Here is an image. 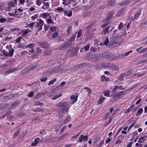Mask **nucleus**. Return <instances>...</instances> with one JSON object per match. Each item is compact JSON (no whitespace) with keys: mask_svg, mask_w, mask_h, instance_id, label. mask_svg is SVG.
<instances>
[{"mask_svg":"<svg viewBox=\"0 0 147 147\" xmlns=\"http://www.w3.org/2000/svg\"><path fill=\"white\" fill-rule=\"evenodd\" d=\"M44 22L41 19L39 20V22H37L36 23V27H39V28L38 29V31L41 30L42 29V27L43 26Z\"/></svg>","mask_w":147,"mask_h":147,"instance_id":"423d86ee","label":"nucleus"},{"mask_svg":"<svg viewBox=\"0 0 147 147\" xmlns=\"http://www.w3.org/2000/svg\"><path fill=\"white\" fill-rule=\"evenodd\" d=\"M56 80V79L55 78L53 79V80L50 81L48 83V85L49 86L50 85H51L53 84L54 83V82H55Z\"/></svg>","mask_w":147,"mask_h":147,"instance_id":"4c0bfd02","label":"nucleus"},{"mask_svg":"<svg viewBox=\"0 0 147 147\" xmlns=\"http://www.w3.org/2000/svg\"><path fill=\"white\" fill-rule=\"evenodd\" d=\"M113 13H114L113 11H110L109 12L106 19L107 22L111 18L112 16L113 15Z\"/></svg>","mask_w":147,"mask_h":147,"instance_id":"412c9836","label":"nucleus"},{"mask_svg":"<svg viewBox=\"0 0 147 147\" xmlns=\"http://www.w3.org/2000/svg\"><path fill=\"white\" fill-rule=\"evenodd\" d=\"M109 42V40L108 38H106L104 43V44L105 45H107L108 44Z\"/></svg>","mask_w":147,"mask_h":147,"instance_id":"e2e57ef3","label":"nucleus"},{"mask_svg":"<svg viewBox=\"0 0 147 147\" xmlns=\"http://www.w3.org/2000/svg\"><path fill=\"white\" fill-rule=\"evenodd\" d=\"M100 138L99 137H98L94 140V144H96L100 140Z\"/></svg>","mask_w":147,"mask_h":147,"instance_id":"58836bf2","label":"nucleus"},{"mask_svg":"<svg viewBox=\"0 0 147 147\" xmlns=\"http://www.w3.org/2000/svg\"><path fill=\"white\" fill-rule=\"evenodd\" d=\"M40 140V139L39 138H35L34 140V142H33L31 144V146H34L37 145Z\"/></svg>","mask_w":147,"mask_h":147,"instance_id":"a211bd4d","label":"nucleus"},{"mask_svg":"<svg viewBox=\"0 0 147 147\" xmlns=\"http://www.w3.org/2000/svg\"><path fill=\"white\" fill-rule=\"evenodd\" d=\"M88 136L87 135H84L83 134L81 135L79 137V139L77 142H86L88 140Z\"/></svg>","mask_w":147,"mask_h":147,"instance_id":"20e7f679","label":"nucleus"},{"mask_svg":"<svg viewBox=\"0 0 147 147\" xmlns=\"http://www.w3.org/2000/svg\"><path fill=\"white\" fill-rule=\"evenodd\" d=\"M130 2V0H123L120 3L121 5L123 6L128 4Z\"/></svg>","mask_w":147,"mask_h":147,"instance_id":"4be33fe9","label":"nucleus"},{"mask_svg":"<svg viewBox=\"0 0 147 147\" xmlns=\"http://www.w3.org/2000/svg\"><path fill=\"white\" fill-rule=\"evenodd\" d=\"M144 138L143 137H141L138 141V142L139 143H142L144 142Z\"/></svg>","mask_w":147,"mask_h":147,"instance_id":"79ce46f5","label":"nucleus"},{"mask_svg":"<svg viewBox=\"0 0 147 147\" xmlns=\"http://www.w3.org/2000/svg\"><path fill=\"white\" fill-rule=\"evenodd\" d=\"M90 45L89 44H88L84 47V48L86 51H88Z\"/></svg>","mask_w":147,"mask_h":147,"instance_id":"6e6d98bb","label":"nucleus"},{"mask_svg":"<svg viewBox=\"0 0 147 147\" xmlns=\"http://www.w3.org/2000/svg\"><path fill=\"white\" fill-rule=\"evenodd\" d=\"M76 34L77 32H76L74 34H73L72 36L69 39V42H71L74 41L76 36Z\"/></svg>","mask_w":147,"mask_h":147,"instance_id":"393cba45","label":"nucleus"},{"mask_svg":"<svg viewBox=\"0 0 147 147\" xmlns=\"http://www.w3.org/2000/svg\"><path fill=\"white\" fill-rule=\"evenodd\" d=\"M131 109L130 108H128L124 112L125 113H127L131 111Z\"/></svg>","mask_w":147,"mask_h":147,"instance_id":"052dcab7","label":"nucleus"},{"mask_svg":"<svg viewBox=\"0 0 147 147\" xmlns=\"http://www.w3.org/2000/svg\"><path fill=\"white\" fill-rule=\"evenodd\" d=\"M58 63L60 64H63L65 63V61L63 59H61L58 61Z\"/></svg>","mask_w":147,"mask_h":147,"instance_id":"e433bc0d","label":"nucleus"},{"mask_svg":"<svg viewBox=\"0 0 147 147\" xmlns=\"http://www.w3.org/2000/svg\"><path fill=\"white\" fill-rule=\"evenodd\" d=\"M42 1L41 0H37L36 1V3L38 6H40L42 3Z\"/></svg>","mask_w":147,"mask_h":147,"instance_id":"3c124183","label":"nucleus"},{"mask_svg":"<svg viewBox=\"0 0 147 147\" xmlns=\"http://www.w3.org/2000/svg\"><path fill=\"white\" fill-rule=\"evenodd\" d=\"M104 96H108L110 94V91H109L106 90L104 92Z\"/></svg>","mask_w":147,"mask_h":147,"instance_id":"c9c22d12","label":"nucleus"},{"mask_svg":"<svg viewBox=\"0 0 147 147\" xmlns=\"http://www.w3.org/2000/svg\"><path fill=\"white\" fill-rule=\"evenodd\" d=\"M81 34H82V30H80V31L78 32L77 38H80V36H81Z\"/></svg>","mask_w":147,"mask_h":147,"instance_id":"69168bd1","label":"nucleus"},{"mask_svg":"<svg viewBox=\"0 0 147 147\" xmlns=\"http://www.w3.org/2000/svg\"><path fill=\"white\" fill-rule=\"evenodd\" d=\"M125 93V91H121L117 94H113L111 95L112 98L115 99V100L119 99L122 97Z\"/></svg>","mask_w":147,"mask_h":147,"instance_id":"7ed1b4c3","label":"nucleus"},{"mask_svg":"<svg viewBox=\"0 0 147 147\" xmlns=\"http://www.w3.org/2000/svg\"><path fill=\"white\" fill-rule=\"evenodd\" d=\"M61 96H62L61 94H59L58 95H56L54 96V97L52 98V100H54L56 99L57 98Z\"/></svg>","mask_w":147,"mask_h":147,"instance_id":"37998d69","label":"nucleus"},{"mask_svg":"<svg viewBox=\"0 0 147 147\" xmlns=\"http://www.w3.org/2000/svg\"><path fill=\"white\" fill-rule=\"evenodd\" d=\"M68 103L66 102H62L59 103V109L58 113H64L65 111H67L68 109Z\"/></svg>","mask_w":147,"mask_h":147,"instance_id":"f03ea898","label":"nucleus"},{"mask_svg":"<svg viewBox=\"0 0 147 147\" xmlns=\"http://www.w3.org/2000/svg\"><path fill=\"white\" fill-rule=\"evenodd\" d=\"M125 9H122L119 10L117 13V16H121L124 14Z\"/></svg>","mask_w":147,"mask_h":147,"instance_id":"aec40b11","label":"nucleus"},{"mask_svg":"<svg viewBox=\"0 0 147 147\" xmlns=\"http://www.w3.org/2000/svg\"><path fill=\"white\" fill-rule=\"evenodd\" d=\"M37 52L38 53L40 54L42 53V51L38 47L36 49Z\"/></svg>","mask_w":147,"mask_h":147,"instance_id":"338daca9","label":"nucleus"},{"mask_svg":"<svg viewBox=\"0 0 147 147\" xmlns=\"http://www.w3.org/2000/svg\"><path fill=\"white\" fill-rule=\"evenodd\" d=\"M9 105L7 103H2L0 104V110H2L7 108Z\"/></svg>","mask_w":147,"mask_h":147,"instance_id":"4468645a","label":"nucleus"},{"mask_svg":"<svg viewBox=\"0 0 147 147\" xmlns=\"http://www.w3.org/2000/svg\"><path fill=\"white\" fill-rule=\"evenodd\" d=\"M101 78L102 81L107 82L109 80V79L108 78H106L105 75L102 76Z\"/></svg>","mask_w":147,"mask_h":147,"instance_id":"c85d7f7f","label":"nucleus"},{"mask_svg":"<svg viewBox=\"0 0 147 147\" xmlns=\"http://www.w3.org/2000/svg\"><path fill=\"white\" fill-rule=\"evenodd\" d=\"M109 27L105 28L104 30L102 32V34H103L104 35H105L106 34L109 33Z\"/></svg>","mask_w":147,"mask_h":147,"instance_id":"c756f323","label":"nucleus"},{"mask_svg":"<svg viewBox=\"0 0 147 147\" xmlns=\"http://www.w3.org/2000/svg\"><path fill=\"white\" fill-rule=\"evenodd\" d=\"M104 56L108 59H110L112 58L113 56V54L111 53H109L107 52L104 54Z\"/></svg>","mask_w":147,"mask_h":147,"instance_id":"f3484780","label":"nucleus"},{"mask_svg":"<svg viewBox=\"0 0 147 147\" xmlns=\"http://www.w3.org/2000/svg\"><path fill=\"white\" fill-rule=\"evenodd\" d=\"M119 87L118 86H115L113 89L112 92L113 93H115L117 90V89H119Z\"/></svg>","mask_w":147,"mask_h":147,"instance_id":"de8ad7c7","label":"nucleus"},{"mask_svg":"<svg viewBox=\"0 0 147 147\" xmlns=\"http://www.w3.org/2000/svg\"><path fill=\"white\" fill-rule=\"evenodd\" d=\"M35 44L34 43H30L28 45H27L26 47V48H29L30 49H32V50L30 51L31 53H33L34 52V50L33 48L34 46H35Z\"/></svg>","mask_w":147,"mask_h":147,"instance_id":"f8f14e48","label":"nucleus"},{"mask_svg":"<svg viewBox=\"0 0 147 147\" xmlns=\"http://www.w3.org/2000/svg\"><path fill=\"white\" fill-rule=\"evenodd\" d=\"M20 103V102L19 101H15L11 105V106L9 107V109L12 110L15 107L18 106Z\"/></svg>","mask_w":147,"mask_h":147,"instance_id":"9d476101","label":"nucleus"},{"mask_svg":"<svg viewBox=\"0 0 147 147\" xmlns=\"http://www.w3.org/2000/svg\"><path fill=\"white\" fill-rule=\"evenodd\" d=\"M106 99V98L105 97H102L99 99L98 101V105H100L102 103L104 100Z\"/></svg>","mask_w":147,"mask_h":147,"instance_id":"a878e982","label":"nucleus"},{"mask_svg":"<svg viewBox=\"0 0 147 147\" xmlns=\"http://www.w3.org/2000/svg\"><path fill=\"white\" fill-rule=\"evenodd\" d=\"M104 141H102L100 143L97 145L98 147H101L102 145L104 144Z\"/></svg>","mask_w":147,"mask_h":147,"instance_id":"774afa93","label":"nucleus"},{"mask_svg":"<svg viewBox=\"0 0 147 147\" xmlns=\"http://www.w3.org/2000/svg\"><path fill=\"white\" fill-rule=\"evenodd\" d=\"M21 36L19 37L16 40V42L17 43H19L21 39L22 38Z\"/></svg>","mask_w":147,"mask_h":147,"instance_id":"5fc2aeb1","label":"nucleus"},{"mask_svg":"<svg viewBox=\"0 0 147 147\" xmlns=\"http://www.w3.org/2000/svg\"><path fill=\"white\" fill-rule=\"evenodd\" d=\"M92 7L90 5H88L84 6V8L85 10H88L90 8Z\"/></svg>","mask_w":147,"mask_h":147,"instance_id":"ea45409f","label":"nucleus"},{"mask_svg":"<svg viewBox=\"0 0 147 147\" xmlns=\"http://www.w3.org/2000/svg\"><path fill=\"white\" fill-rule=\"evenodd\" d=\"M47 80V78L46 77L41 78L40 79V81L42 82H45Z\"/></svg>","mask_w":147,"mask_h":147,"instance_id":"603ef678","label":"nucleus"},{"mask_svg":"<svg viewBox=\"0 0 147 147\" xmlns=\"http://www.w3.org/2000/svg\"><path fill=\"white\" fill-rule=\"evenodd\" d=\"M121 37L119 36H113L110 39L109 43V46L111 47H115V45L119 43L120 39Z\"/></svg>","mask_w":147,"mask_h":147,"instance_id":"f257e3e1","label":"nucleus"},{"mask_svg":"<svg viewBox=\"0 0 147 147\" xmlns=\"http://www.w3.org/2000/svg\"><path fill=\"white\" fill-rule=\"evenodd\" d=\"M146 62H147V60L145 59L143 60H141L140 61H139L138 62V64H141L144 63H146Z\"/></svg>","mask_w":147,"mask_h":147,"instance_id":"09e8293b","label":"nucleus"},{"mask_svg":"<svg viewBox=\"0 0 147 147\" xmlns=\"http://www.w3.org/2000/svg\"><path fill=\"white\" fill-rule=\"evenodd\" d=\"M126 73H123L121 74L120 76L119 77V79L120 81H122L123 80V78L124 77L126 76Z\"/></svg>","mask_w":147,"mask_h":147,"instance_id":"bb28decb","label":"nucleus"},{"mask_svg":"<svg viewBox=\"0 0 147 147\" xmlns=\"http://www.w3.org/2000/svg\"><path fill=\"white\" fill-rule=\"evenodd\" d=\"M35 105H39V106H41L42 105H43L44 104L42 103L41 102L39 101H38V102H35Z\"/></svg>","mask_w":147,"mask_h":147,"instance_id":"8fccbe9b","label":"nucleus"},{"mask_svg":"<svg viewBox=\"0 0 147 147\" xmlns=\"http://www.w3.org/2000/svg\"><path fill=\"white\" fill-rule=\"evenodd\" d=\"M147 51V47L142 49L139 52V53H144Z\"/></svg>","mask_w":147,"mask_h":147,"instance_id":"13d9d810","label":"nucleus"},{"mask_svg":"<svg viewBox=\"0 0 147 147\" xmlns=\"http://www.w3.org/2000/svg\"><path fill=\"white\" fill-rule=\"evenodd\" d=\"M14 51V49H9V52L8 54L9 57H11L13 55Z\"/></svg>","mask_w":147,"mask_h":147,"instance_id":"473e14b6","label":"nucleus"},{"mask_svg":"<svg viewBox=\"0 0 147 147\" xmlns=\"http://www.w3.org/2000/svg\"><path fill=\"white\" fill-rule=\"evenodd\" d=\"M56 10L58 11H63V8L61 7H59L56 9Z\"/></svg>","mask_w":147,"mask_h":147,"instance_id":"4d7b16f0","label":"nucleus"},{"mask_svg":"<svg viewBox=\"0 0 147 147\" xmlns=\"http://www.w3.org/2000/svg\"><path fill=\"white\" fill-rule=\"evenodd\" d=\"M141 13V12L140 10L137 11L134 14L133 20L138 19L140 16Z\"/></svg>","mask_w":147,"mask_h":147,"instance_id":"dca6fc26","label":"nucleus"},{"mask_svg":"<svg viewBox=\"0 0 147 147\" xmlns=\"http://www.w3.org/2000/svg\"><path fill=\"white\" fill-rule=\"evenodd\" d=\"M78 96V95L75 96L74 95H72L71 96V99L73 100L72 102V103L73 104H74L77 101Z\"/></svg>","mask_w":147,"mask_h":147,"instance_id":"b1692460","label":"nucleus"},{"mask_svg":"<svg viewBox=\"0 0 147 147\" xmlns=\"http://www.w3.org/2000/svg\"><path fill=\"white\" fill-rule=\"evenodd\" d=\"M15 3L11 1H9L8 3V6L10 7H14L15 6Z\"/></svg>","mask_w":147,"mask_h":147,"instance_id":"f704fd0d","label":"nucleus"},{"mask_svg":"<svg viewBox=\"0 0 147 147\" xmlns=\"http://www.w3.org/2000/svg\"><path fill=\"white\" fill-rule=\"evenodd\" d=\"M14 94H12L8 96H4L3 98V100L7 101L13 98L15 96Z\"/></svg>","mask_w":147,"mask_h":147,"instance_id":"6e6552de","label":"nucleus"},{"mask_svg":"<svg viewBox=\"0 0 147 147\" xmlns=\"http://www.w3.org/2000/svg\"><path fill=\"white\" fill-rule=\"evenodd\" d=\"M37 67V66H32L31 65H30L26 70H25V71L26 73H28L31 71L33 70L34 69L36 68Z\"/></svg>","mask_w":147,"mask_h":147,"instance_id":"9b49d317","label":"nucleus"},{"mask_svg":"<svg viewBox=\"0 0 147 147\" xmlns=\"http://www.w3.org/2000/svg\"><path fill=\"white\" fill-rule=\"evenodd\" d=\"M7 21V19L5 18H2L0 19V22L3 23Z\"/></svg>","mask_w":147,"mask_h":147,"instance_id":"bf43d9fd","label":"nucleus"},{"mask_svg":"<svg viewBox=\"0 0 147 147\" xmlns=\"http://www.w3.org/2000/svg\"><path fill=\"white\" fill-rule=\"evenodd\" d=\"M39 44L40 46L43 48H47L49 46L48 43L45 42H39Z\"/></svg>","mask_w":147,"mask_h":147,"instance_id":"6ab92c4d","label":"nucleus"},{"mask_svg":"<svg viewBox=\"0 0 147 147\" xmlns=\"http://www.w3.org/2000/svg\"><path fill=\"white\" fill-rule=\"evenodd\" d=\"M102 66L113 70H118L119 67L116 65H103Z\"/></svg>","mask_w":147,"mask_h":147,"instance_id":"39448f33","label":"nucleus"},{"mask_svg":"<svg viewBox=\"0 0 147 147\" xmlns=\"http://www.w3.org/2000/svg\"><path fill=\"white\" fill-rule=\"evenodd\" d=\"M63 65H59L57 66V67L55 68V70H54V71L55 72L58 71H62L64 70V69L62 68Z\"/></svg>","mask_w":147,"mask_h":147,"instance_id":"ddd939ff","label":"nucleus"},{"mask_svg":"<svg viewBox=\"0 0 147 147\" xmlns=\"http://www.w3.org/2000/svg\"><path fill=\"white\" fill-rule=\"evenodd\" d=\"M56 30L55 27H51L50 28V30L52 32H54Z\"/></svg>","mask_w":147,"mask_h":147,"instance_id":"0e129e2a","label":"nucleus"},{"mask_svg":"<svg viewBox=\"0 0 147 147\" xmlns=\"http://www.w3.org/2000/svg\"><path fill=\"white\" fill-rule=\"evenodd\" d=\"M143 112V109L142 108H140L137 112L136 116L137 117L141 115Z\"/></svg>","mask_w":147,"mask_h":147,"instance_id":"7c9ffc66","label":"nucleus"},{"mask_svg":"<svg viewBox=\"0 0 147 147\" xmlns=\"http://www.w3.org/2000/svg\"><path fill=\"white\" fill-rule=\"evenodd\" d=\"M71 119V117L69 115H68L65 117V119L63 122V124H64L67 123L70 121Z\"/></svg>","mask_w":147,"mask_h":147,"instance_id":"5701e85b","label":"nucleus"},{"mask_svg":"<svg viewBox=\"0 0 147 147\" xmlns=\"http://www.w3.org/2000/svg\"><path fill=\"white\" fill-rule=\"evenodd\" d=\"M47 92H45L41 93H38L35 95L34 97V99H36L39 98H40L43 95H44Z\"/></svg>","mask_w":147,"mask_h":147,"instance_id":"2eb2a0df","label":"nucleus"},{"mask_svg":"<svg viewBox=\"0 0 147 147\" xmlns=\"http://www.w3.org/2000/svg\"><path fill=\"white\" fill-rule=\"evenodd\" d=\"M29 30L28 29H26L25 31H24L23 33L22 34V35H25L27 34L29 32Z\"/></svg>","mask_w":147,"mask_h":147,"instance_id":"864d4df0","label":"nucleus"},{"mask_svg":"<svg viewBox=\"0 0 147 147\" xmlns=\"http://www.w3.org/2000/svg\"><path fill=\"white\" fill-rule=\"evenodd\" d=\"M132 52V51H129L126 52L123 54H122L121 56H120V57H125L128 55L130 53H131Z\"/></svg>","mask_w":147,"mask_h":147,"instance_id":"2f4dec72","label":"nucleus"},{"mask_svg":"<svg viewBox=\"0 0 147 147\" xmlns=\"http://www.w3.org/2000/svg\"><path fill=\"white\" fill-rule=\"evenodd\" d=\"M96 0H91L90 2V5L92 7L96 4Z\"/></svg>","mask_w":147,"mask_h":147,"instance_id":"72a5a7b5","label":"nucleus"},{"mask_svg":"<svg viewBox=\"0 0 147 147\" xmlns=\"http://www.w3.org/2000/svg\"><path fill=\"white\" fill-rule=\"evenodd\" d=\"M61 127V126H58L57 125H55V131L58 132L60 128Z\"/></svg>","mask_w":147,"mask_h":147,"instance_id":"c03bdc74","label":"nucleus"},{"mask_svg":"<svg viewBox=\"0 0 147 147\" xmlns=\"http://www.w3.org/2000/svg\"><path fill=\"white\" fill-rule=\"evenodd\" d=\"M34 95V92H31L29 93L28 96L30 97H32Z\"/></svg>","mask_w":147,"mask_h":147,"instance_id":"680f3d73","label":"nucleus"},{"mask_svg":"<svg viewBox=\"0 0 147 147\" xmlns=\"http://www.w3.org/2000/svg\"><path fill=\"white\" fill-rule=\"evenodd\" d=\"M20 132V129H19L18 130L15 132L13 135V137H15L18 136Z\"/></svg>","mask_w":147,"mask_h":147,"instance_id":"a18cd8bd","label":"nucleus"},{"mask_svg":"<svg viewBox=\"0 0 147 147\" xmlns=\"http://www.w3.org/2000/svg\"><path fill=\"white\" fill-rule=\"evenodd\" d=\"M19 69L18 67L14 68L11 70H9L8 71H6L5 74V76H6L8 74H10L11 73L13 72L16 71H18Z\"/></svg>","mask_w":147,"mask_h":147,"instance_id":"1a4fd4ad","label":"nucleus"},{"mask_svg":"<svg viewBox=\"0 0 147 147\" xmlns=\"http://www.w3.org/2000/svg\"><path fill=\"white\" fill-rule=\"evenodd\" d=\"M58 34L59 33L57 32H55L52 35V38H56L58 35Z\"/></svg>","mask_w":147,"mask_h":147,"instance_id":"49530a36","label":"nucleus"},{"mask_svg":"<svg viewBox=\"0 0 147 147\" xmlns=\"http://www.w3.org/2000/svg\"><path fill=\"white\" fill-rule=\"evenodd\" d=\"M32 111L35 112H43L44 109H42L38 108L37 109H35L32 110Z\"/></svg>","mask_w":147,"mask_h":147,"instance_id":"cd10ccee","label":"nucleus"},{"mask_svg":"<svg viewBox=\"0 0 147 147\" xmlns=\"http://www.w3.org/2000/svg\"><path fill=\"white\" fill-rule=\"evenodd\" d=\"M12 113V112L11 110H7L5 114V116L8 120H11L13 119V117L11 115Z\"/></svg>","mask_w":147,"mask_h":147,"instance_id":"0eeeda50","label":"nucleus"},{"mask_svg":"<svg viewBox=\"0 0 147 147\" xmlns=\"http://www.w3.org/2000/svg\"><path fill=\"white\" fill-rule=\"evenodd\" d=\"M50 18L49 19L47 20V23L48 24H50L52 23L53 24H54V22L52 21L51 18V16H50Z\"/></svg>","mask_w":147,"mask_h":147,"instance_id":"a19ab883","label":"nucleus"}]
</instances>
